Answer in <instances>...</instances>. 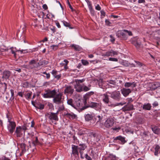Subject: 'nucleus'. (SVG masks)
Returning <instances> with one entry per match:
<instances>
[{"label": "nucleus", "instance_id": "nucleus-53", "mask_svg": "<svg viewBox=\"0 0 160 160\" xmlns=\"http://www.w3.org/2000/svg\"><path fill=\"white\" fill-rule=\"evenodd\" d=\"M105 22L106 24L108 26H110L111 24V22L108 19H106L105 21Z\"/></svg>", "mask_w": 160, "mask_h": 160}, {"label": "nucleus", "instance_id": "nucleus-64", "mask_svg": "<svg viewBox=\"0 0 160 160\" xmlns=\"http://www.w3.org/2000/svg\"><path fill=\"white\" fill-rule=\"evenodd\" d=\"M102 111L105 113H107L108 112V110L105 108H103Z\"/></svg>", "mask_w": 160, "mask_h": 160}, {"label": "nucleus", "instance_id": "nucleus-50", "mask_svg": "<svg viewBox=\"0 0 160 160\" xmlns=\"http://www.w3.org/2000/svg\"><path fill=\"white\" fill-rule=\"evenodd\" d=\"M109 60L114 62H117L118 59L117 58H109Z\"/></svg>", "mask_w": 160, "mask_h": 160}, {"label": "nucleus", "instance_id": "nucleus-11", "mask_svg": "<svg viewBox=\"0 0 160 160\" xmlns=\"http://www.w3.org/2000/svg\"><path fill=\"white\" fill-rule=\"evenodd\" d=\"M88 6L90 14L92 16H94L95 15V11L92 8L91 2L89 0H85Z\"/></svg>", "mask_w": 160, "mask_h": 160}, {"label": "nucleus", "instance_id": "nucleus-40", "mask_svg": "<svg viewBox=\"0 0 160 160\" xmlns=\"http://www.w3.org/2000/svg\"><path fill=\"white\" fill-rule=\"evenodd\" d=\"M72 47H73L75 50L79 51L80 50V47L78 45L73 44L72 45Z\"/></svg>", "mask_w": 160, "mask_h": 160}, {"label": "nucleus", "instance_id": "nucleus-30", "mask_svg": "<svg viewBox=\"0 0 160 160\" xmlns=\"http://www.w3.org/2000/svg\"><path fill=\"white\" fill-rule=\"evenodd\" d=\"M62 22L63 23V25L66 27L70 29H73L74 28L71 27L69 22H67L64 20L62 21Z\"/></svg>", "mask_w": 160, "mask_h": 160}, {"label": "nucleus", "instance_id": "nucleus-59", "mask_svg": "<svg viewBox=\"0 0 160 160\" xmlns=\"http://www.w3.org/2000/svg\"><path fill=\"white\" fill-rule=\"evenodd\" d=\"M83 90L84 91H87L90 90V88H89L87 86H85L83 87Z\"/></svg>", "mask_w": 160, "mask_h": 160}, {"label": "nucleus", "instance_id": "nucleus-43", "mask_svg": "<svg viewBox=\"0 0 160 160\" xmlns=\"http://www.w3.org/2000/svg\"><path fill=\"white\" fill-rule=\"evenodd\" d=\"M122 64L123 65L126 67H130V64H131L128 63V61H123L122 62Z\"/></svg>", "mask_w": 160, "mask_h": 160}, {"label": "nucleus", "instance_id": "nucleus-60", "mask_svg": "<svg viewBox=\"0 0 160 160\" xmlns=\"http://www.w3.org/2000/svg\"><path fill=\"white\" fill-rule=\"evenodd\" d=\"M80 152L81 154V157L82 158H83L84 156L83 155V152L82 151H80Z\"/></svg>", "mask_w": 160, "mask_h": 160}, {"label": "nucleus", "instance_id": "nucleus-47", "mask_svg": "<svg viewBox=\"0 0 160 160\" xmlns=\"http://www.w3.org/2000/svg\"><path fill=\"white\" fill-rule=\"evenodd\" d=\"M39 142L38 138L37 137H35V141H33L32 142V144L34 146H35L36 145H37L38 143Z\"/></svg>", "mask_w": 160, "mask_h": 160}, {"label": "nucleus", "instance_id": "nucleus-5", "mask_svg": "<svg viewBox=\"0 0 160 160\" xmlns=\"http://www.w3.org/2000/svg\"><path fill=\"white\" fill-rule=\"evenodd\" d=\"M62 93H59L58 94H56L53 98V102L57 104L62 103Z\"/></svg>", "mask_w": 160, "mask_h": 160}, {"label": "nucleus", "instance_id": "nucleus-58", "mask_svg": "<svg viewBox=\"0 0 160 160\" xmlns=\"http://www.w3.org/2000/svg\"><path fill=\"white\" fill-rule=\"evenodd\" d=\"M0 160H10L9 158L5 157H2L0 158Z\"/></svg>", "mask_w": 160, "mask_h": 160}, {"label": "nucleus", "instance_id": "nucleus-16", "mask_svg": "<svg viewBox=\"0 0 160 160\" xmlns=\"http://www.w3.org/2000/svg\"><path fill=\"white\" fill-rule=\"evenodd\" d=\"M64 115L66 116L67 117L69 118L70 119H74L77 117V115L72 112L71 113L64 112Z\"/></svg>", "mask_w": 160, "mask_h": 160}, {"label": "nucleus", "instance_id": "nucleus-51", "mask_svg": "<svg viewBox=\"0 0 160 160\" xmlns=\"http://www.w3.org/2000/svg\"><path fill=\"white\" fill-rule=\"evenodd\" d=\"M43 73L46 75V76H44L45 77H46L47 78H49L50 75L49 73H47L46 72H45Z\"/></svg>", "mask_w": 160, "mask_h": 160}, {"label": "nucleus", "instance_id": "nucleus-38", "mask_svg": "<svg viewBox=\"0 0 160 160\" xmlns=\"http://www.w3.org/2000/svg\"><path fill=\"white\" fill-rule=\"evenodd\" d=\"M80 147L78 148L80 151H83L85 150L86 146L84 144H80L79 145Z\"/></svg>", "mask_w": 160, "mask_h": 160}, {"label": "nucleus", "instance_id": "nucleus-41", "mask_svg": "<svg viewBox=\"0 0 160 160\" xmlns=\"http://www.w3.org/2000/svg\"><path fill=\"white\" fill-rule=\"evenodd\" d=\"M50 47L52 48L53 51H55L58 49V45H53L51 46Z\"/></svg>", "mask_w": 160, "mask_h": 160}, {"label": "nucleus", "instance_id": "nucleus-48", "mask_svg": "<svg viewBox=\"0 0 160 160\" xmlns=\"http://www.w3.org/2000/svg\"><path fill=\"white\" fill-rule=\"evenodd\" d=\"M67 2L69 8L71 9L72 11L73 12L74 11V10L73 9V8L72 7V6L71 5L69 1V0H67Z\"/></svg>", "mask_w": 160, "mask_h": 160}, {"label": "nucleus", "instance_id": "nucleus-52", "mask_svg": "<svg viewBox=\"0 0 160 160\" xmlns=\"http://www.w3.org/2000/svg\"><path fill=\"white\" fill-rule=\"evenodd\" d=\"M0 84H2L3 85V87L4 88V90L5 91L7 88V84L5 82L3 83L2 82H0Z\"/></svg>", "mask_w": 160, "mask_h": 160}, {"label": "nucleus", "instance_id": "nucleus-32", "mask_svg": "<svg viewBox=\"0 0 160 160\" xmlns=\"http://www.w3.org/2000/svg\"><path fill=\"white\" fill-rule=\"evenodd\" d=\"M39 62V67L41 66H45L48 63V62L46 60H40Z\"/></svg>", "mask_w": 160, "mask_h": 160}, {"label": "nucleus", "instance_id": "nucleus-8", "mask_svg": "<svg viewBox=\"0 0 160 160\" xmlns=\"http://www.w3.org/2000/svg\"><path fill=\"white\" fill-rule=\"evenodd\" d=\"M58 113H48L46 114V116L48 117L51 120L58 121Z\"/></svg>", "mask_w": 160, "mask_h": 160}, {"label": "nucleus", "instance_id": "nucleus-45", "mask_svg": "<svg viewBox=\"0 0 160 160\" xmlns=\"http://www.w3.org/2000/svg\"><path fill=\"white\" fill-rule=\"evenodd\" d=\"M85 80V79H83L81 80L79 79H76L75 82L76 84H80V83H82L84 82Z\"/></svg>", "mask_w": 160, "mask_h": 160}, {"label": "nucleus", "instance_id": "nucleus-24", "mask_svg": "<svg viewBox=\"0 0 160 160\" xmlns=\"http://www.w3.org/2000/svg\"><path fill=\"white\" fill-rule=\"evenodd\" d=\"M160 86V84L159 83L156 82L152 83L150 87L151 89L154 90Z\"/></svg>", "mask_w": 160, "mask_h": 160}, {"label": "nucleus", "instance_id": "nucleus-12", "mask_svg": "<svg viewBox=\"0 0 160 160\" xmlns=\"http://www.w3.org/2000/svg\"><path fill=\"white\" fill-rule=\"evenodd\" d=\"M16 127V124L15 122H10L8 125V129L11 133H12Z\"/></svg>", "mask_w": 160, "mask_h": 160}, {"label": "nucleus", "instance_id": "nucleus-62", "mask_svg": "<svg viewBox=\"0 0 160 160\" xmlns=\"http://www.w3.org/2000/svg\"><path fill=\"white\" fill-rule=\"evenodd\" d=\"M43 8L45 10H46L48 9V7L46 4H43L42 6Z\"/></svg>", "mask_w": 160, "mask_h": 160}, {"label": "nucleus", "instance_id": "nucleus-61", "mask_svg": "<svg viewBox=\"0 0 160 160\" xmlns=\"http://www.w3.org/2000/svg\"><path fill=\"white\" fill-rule=\"evenodd\" d=\"M152 105L154 107H157L158 105V103L157 102H155L152 104Z\"/></svg>", "mask_w": 160, "mask_h": 160}, {"label": "nucleus", "instance_id": "nucleus-57", "mask_svg": "<svg viewBox=\"0 0 160 160\" xmlns=\"http://www.w3.org/2000/svg\"><path fill=\"white\" fill-rule=\"evenodd\" d=\"M86 158L88 160H92V158L89 156L87 154H86L85 155Z\"/></svg>", "mask_w": 160, "mask_h": 160}, {"label": "nucleus", "instance_id": "nucleus-2", "mask_svg": "<svg viewBox=\"0 0 160 160\" xmlns=\"http://www.w3.org/2000/svg\"><path fill=\"white\" fill-rule=\"evenodd\" d=\"M130 42L134 45L138 50L141 49L142 46L140 38L138 37H135L131 39Z\"/></svg>", "mask_w": 160, "mask_h": 160}, {"label": "nucleus", "instance_id": "nucleus-39", "mask_svg": "<svg viewBox=\"0 0 160 160\" xmlns=\"http://www.w3.org/2000/svg\"><path fill=\"white\" fill-rule=\"evenodd\" d=\"M26 144L24 143H22L20 144V147L22 149V152L24 153L26 152Z\"/></svg>", "mask_w": 160, "mask_h": 160}, {"label": "nucleus", "instance_id": "nucleus-31", "mask_svg": "<svg viewBox=\"0 0 160 160\" xmlns=\"http://www.w3.org/2000/svg\"><path fill=\"white\" fill-rule=\"evenodd\" d=\"M10 75V72L9 71H5L3 72V77L5 78H9Z\"/></svg>", "mask_w": 160, "mask_h": 160}, {"label": "nucleus", "instance_id": "nucleus-25", "mask_svg": "<svg viewBox=\"0 0 160 160\" xmlns=\"http://www.w3.org/2000/svg\"><path fill=\"white\" fill-rule=\"evenodd\" d=\"M113 138L114 140H118L120 141L121 142L122 144H123L126 142V141L125 140V138H124L122 137L121 136L117 137H116Z\"/></svg>", "mask_w": 160, "mask_h": 160}, {"label": "nucleus", "instance_id": "nucleus-33", "mask_svg": "<svg viewBox=\"0 0 160 160\" xmlns=\"http://www.w3.org/2000/svg\"><path fill=\"white\" fill-rule=\"evenodd\" d=\"M93 118V116L92 114H87L85 116V120L87 121H89L91 120Z\"/></svg>", "mask_w": 160, "mask_h": 160}, {"label": "nucleus", "instance_id": "nucleus-23", "mask_svg": "<svg viewBox=\"0 0 160 160\" xmlns=\"http://www.w3.org/2000/svg\"><path fill=\"white\" fill-rule=\"evenodd\" d=\"M152 129L153 132L156 134H160V129L156 126H152Z\"/></svg>", "mask_w": 160, "mask_h": 160}, {"label": "nucleus", "instance_id": "nucleus-27", "mask_svg": "<svg viewBox=\"0 0 160 160\" xmlns=\"http://www.w3.org/2000/svg\"><path fill=\"white\" fill-rule=\"evenodd\" d=\"M116 157L115 156L112 154H110L105 158V160H116Z\"/></svg>", "mask_w": 160, "mask_h": 160}, {"label": "nucleus", "instance_id": "nucleus-26", "mask_svg": "<svg viewBox=\"0 0 160 160\" xmlns=\"http://www.w3.org/2000/svg\"><path fill=\"white\" fill-rule=\"evenodd\" d=\"M107 94H108L107 92L106 93L104 94L103 95V101L107 104L109 102V98Z\"/></svg>", "mask_w": 160, "mask_h": 160}, {"label": "nucleus", "instance_id": "nucleus-29", "mask_svg": "<svg viewBox=\"0 0 160 160\" xmlns=\"http://www.w3.org/2000/svg\"><path fill=\"white\" fill-rule=\"evenodd\" d=\"M74 87L76 89V91L78 92H80L82 90V87L80 84H76L75 85Z\"/></svg>", "mask_w": 160, "mask_h": 160}, {"label": "nucleus", "instance_id": "nucleus-10", "mask_svg": "<svg viewBox=\"0 0 160 160\" xmlns=\"http://www.w3.org/2000/svg\"><path fill=\"white\" fill-rule=\"evenodd\" d=\"M134 61L136 63V64L135 65L132 63H131V64H130V67L142 68L143 69H144L146 67V66L144 63L136 60H134Z\"/></svg>", "mask_w": 160, "mask_h": 160}, {"label": "nucleus", "instance_id": "nucleus-63", "mask_svg": "<svg viewBox=\"0 0 160 160\" xmlns=\"http://www.w3.org/2000/svg\"><path fill=\"white\" fill-rule=\"evenodd\" d=\"M145 0H138V2L139 3H142L145 2Z\"/></svg>", "mask_w": 160, "mask_h": 160}, {"label": "nucleus", "instance_id": "nucleus-44", "mask_svg": "<svg viewBox=\"0 0 160 160\" xmlns=\"http://www.w3.org/2000/svg\"><path fill=\"white\" fill-rule=\"evenodd\" d=\"M101 15H100V18L102 19V18H104V17L105 16L106 13L104 10H102L100 11Z\"/></svg>", "mask_w": 160, "mask_h": 160}, {"label": "nucleus", "instance_id": "nucleus-37", "mask_svg": "<svg viewBox=\"0 0 160 160\" xmlns=\"http://www.w3.org/2000/svg\"><path fill=\"white\" fill-rule=\"evenodd\" d=\"M35 107L39 109H42L44 108V105L43 104H37Z\"/></svg>", "mask_w": 160, "mask_h": 160}, {"label": "nucleus", "instance_id": "nucleus-13", "mask_svg": "<svg viewBox=\"0 0 160 160\" xmlns=\"http://www.w3.org/2000/svg\"><path fill=\"white\" fill-rule=\"evenodd\" d=\"M22 128L20 126L16 128L15 131V133L16 134L17 137H21L22 134Z\"/></svg>", "mask_w": 160, "mask_h": 160}, {"label": "nucleus", "instance_id": "nucleus-36", "mask_svg": "<svg viewBox=\"0 0 160 160\" xmlns=\"http://www.w3.org/2000/svg\"><path fill=\"white\" fill-rule=\"evenodd\" d=\"M10 49L11 50L12 53L13 54L15 57L16 55V52L17 51L16 48L12 47L10 48ZM17 51H18V50H17Z\"/></svg>", "mask_w": 160, "mask_h": 160}, {"label": "nucleus", "instance_id": "nucleus-6", "mask_svg": "<svg viewBox=\"0 0 160 160\" xmlns=\"http://www.w3.org/2000/svg\"><path fill=\"white\" fill-rule=\"evenodd\" d=\"M38 59H32L29 62V67L31 69L34 68H39V62H37Z\"/></svg>", "mask_w": 160, "mask_h": 160}, {"label": "nucleus", "instance_id": "nucleus-4", "mask_svg": "<svg viewBox=\"0 0 160 160\" xmlns=\"http://www.w3.org/2000/svg\"><path fill=\"white\" fill-rule=\"evenodd\" d=\"M46 93H44L43 96L45 98H53L57 93L56 91L54 89L52 90L48 89L46 91Z\"/></svg>", "mask_w": 160, "mask_h": 160}, {"label": "nucleus", "instance_id": "nucleus-22", "mask_svg": "<svg viewBox=\"0 0 160 160\" xmlns=\"http://www.w3.org/2000/svg\"><path fill=\"white\" fill-rule=\"evenodd\" d=\"M124 86L127 88H128L131 86L132 88L136 87V84L134 82H127L125 83Z\"/></svg>", "mask_w": 160, "mask_h": 160}, {"label": "nucleus", "instance_id": "nucleus-9", "mask_svg": "<svg viewBox=\"0 0 160 160\" xmlns=\"http://www.w3.org/2000/svg\"><path fill=\"white\" fill-rule=\"evenodd\" d=\"M135 108H134V105L132 104H130L129 102L128 103L127 105L125 106L122 109V111L124 112L132 111Z\"/></svg>", "mask_w": 160, "mask_h": 160}, {"label": "nucleus", "instance_id": "nucleus-14", "mask_svg": "<svg viewBox=\"0 0 160 160\" xmlns=\"http://www.w3.org/2000/svg\"><path fill=\"white\" fill-rule=\"evenodd\" d=\"M101 105V104L99 103L92 102L89 105V107L92 108H95L96 109H98L99 108H100Z\"/></svg>", "mask_w": 160, "mask_h": 160}, {"label": "nucleus", "instance_id": "nucleus-7", "mask_svg": "<svg viewBox=\"0 0 160 160\" xmlns=\"http://www.w3.org/2000/svg\"><path fill=\"white\" fill-rule=\"evenodd\" d=\"M114 120L112 118H108L104 123L105 127L107 128L112 127L114 125Z\"/></svg>", "mask_w": 160, "mask_h": 160}, {"label": "nucleus", "instance_id": "nucleus-17", "mask_svg": "<svg viewBox=\"0 0 160 160\" xmlns=\"http://www.w3.org/2000/svg\"><path fill=\"white\" fill-rule=\"evenodd\" d=\"M118 54L117 52L111 50L106 52L105 53V55L107 56H114V55H117Z\"/></svg>", "mask_w": 160, "mask_h": 160}, {"label": "nucleus", "instance_id": "nucleus-3", "mask_svg": "<svg viewBox=\"0 0 160 160\" xmlns=\"http://www.w3.org/2000/svg\"><path fill=\"white\" fill-rule=\"evenodd\" d=\"M107 93L111 95V98L115 100L119 101L121 99V94L119 91H115L112 92H108Z\"/></svg>", "mask_w": 160, "mask_h": 160}, {"label": "nucleus", "instance_id": "nucleus-1", "mask_svg": "<svg viewBox=\"0 0 160 160\" xmlns=\"http://www.w3.org/2000/svg\"><path fill=\"white\" fill-rule=\"evenodd\" d=\"M129 36H132L133 34L132 32L126 29H123L122 30L119 31L116 33L117 38L121 40H127L128 36L127 33Z\"/></svg>", "mask_w": 160, "mask_h": 160}, {"label": "nucleus", "instance_id": "nucleus-15", "mask_svg": "<svg viewBox=\"0 0 160 160\" xmlns=\"http://www.w3.org/2000/svg\"><path fill=\"white\" fill-rule=\"evenodd\" d=\"M64 93L72 94L74 91V89L71 86H67L64 90Z\"/></svg>", "mask_w": 160, "mask_h": 160}, {"label": "nucleus", "instance_id": "nucleus-35", "mask_svg": "<svg viewBox=\"0 0 160 160\" xmlns=\"http://www.w3.org/2000/svg\"><path fill=\"white\" fill-rule=\"evenodd\" d=\"M69 62V61L66 60L65 59L63 60V62L61 63V64H62L64 66V68L65 69H67L68 68V67L67 66V65Z\"/></svg>", "mask_w": 160, "mask_h": 160}, {"label": "nucleus", "instance_id": "nucleus-49", "mask_svg": "<svg viewBox=\"0 0 160 160\" xmlns=\"http://www.w3.org/2000/svg\"><path fill=\"white\" fill-rule=\"evenodd\" d=\"M95 9L96 10L98 11H100L101 9V7L98 4H96L95 5Z\"/></svg>", "mask_w": 160, "mask_h": 160}, {"label": "nucleus", "instance_id": "nucleus-42", "mask_svg": "<svg viewBox=\"0 0 160 160\" xmlns=\"http://www.w3.org/2000/svg\"><path fill=\"white\" fill-rule=\"evenodd\" d=\"M107 84H108L109 85H110V84L114 85L116 84L115 82L112 80L107 81Z\"/></svg>", "mask_w": 160, "mask_h": 160}, {"label": "nucleus", "instance_id": "nucleus-18", "mask_svg": "<svg viewBox=\"0 0 160 160\" xmlns=\"http://www.w3.org/2000/svg\"><path fill=\"white\" fill-rule=\"evenodd\" d=\"M122 92L124 96H127L131 92L130 89L123 88L122 90Z\"/></svg>", "mask_w": 160, "mask_h": 160}, {"label": "nucleus", "instance_id": "nucleus-28", "mask_svg": "<svg viewBox=\"0 0 160 160\" xmlns=\"http://www.w3.org/2000/svg\"><path fill=\"white\" fill-rule=\"evenodd\" d=\"M151 104L149 103L144 104L142 106L143 109L145 110H149L151 109Z\"/></svg>", "mask_w": 160, "mask_h": 160}, {"label": "nucleus", "instance_id": "nucleus-34", "mask_svg": "<svg viewBox=\"0 0 160 160\" xmlns=\"http://www.w3.org/2000/svg\"><path fill=\"white\" fill-rule=\"evenodd\" d=\"M67 103L68 105H71L74 108V101H73L72 99H68L67 100Z\"/></svg>", "mask_w": 160, "mask_h": 160}, {"label": "nucleus", "instance_id": "nucleus-56", "mask_svg": "<svg viewBox=\"0 0 160 160\" xmlns=\"http://www.w3.org/2000/svg\"><path fill=\"white\" fill-rule=\"evenodd\" d=\"M160 148V147L158 145H156V147L155 148V150L156 151H158V152Z\"/></svg>", "mask_w": 160, "mask_h": 160}, {"label": "nucleus", "instance_id": "nucleus-20", "mask_svg": "<svg viewBox=\"0 0 160 160\" xmlns=\"http://www.w3.org/2000/svg\"><path fill=\"white\" fill-rule=\"evenodd\" d=\"M82 105L81 100L77 99L74 101V108H76L77 107L80 108L82 107Z\"/></svg>", "mask_w": 160, "mask_h": 160}, {"label": "nucleus", "instance_id": "nucleus-46", "mask_svg": "<svg viewBox=\"0 0 160 160\" xmlns=\"http://www.w3.org/2000/svg\"><path fill=\"white\" fill-rule=\"evenodd\" d=\"M81 62L82 64L84 65H88L89 64V62L88 61L85 60H83L82 59L81 60Z\"/></svg>", "mask_w": 160, "mask_h": 160}, {"label": "nucleus", "instance_id": "nucleus-55", "mask_svg": "<svg viewBox=\"0 0 160 160\" xmlns=\"http://www.w3.org/2000/svg\"><path fill=\"white\" fill-rule=\"evenodd\" d=\"M22 130H24V132H25V131L27 129V127L26 126V125H24L22 127Z\"/></svg>", "mask_w": 160, "mask_h": 160}, {"label": "nucleus", "instance_id": "nucleus-54", "mask_svg": "<svg viewBox=\"0 0 160 160\" xmlns=\"http://www.w3.org/2000/svg\"><path fill=\"white\" fill-rule=\"evenodd\" d=\"M32 95L31 93H28L26 95V97L28 99H29L31 98V97Z\"/></svg>", "mask_w": 160, "mask_h": 160}, {"label": "nucleus", "instance_id": "nucleus-19", "mask_svg": "<svg viewBox=\"0 0 160 160\" xmlns=\"http://www.w3.org/2000/svg\"><path fill=\"white\" fill-rule=\"evenodd\" d=\"M52 73L54 78L57 79H59L61 78V74L59 72H58L57 71H52Z\"/></svg>", "mask_w": 160, "mask_h": 160}, {"label": "nucleus", "instance_id": "nucleus-21", "mask_svg": "<svg viewBox=\"0 0 160 160\" xmlns=\"http://www.w3.org/2000/svg\"><path fill=\"white\" fill-rule=\"evenodd\" d=\"M72 153L75 155H78V150L79 149L77 146L72 145Z\"/></svg>", "mask_w": 160, "mask_h": 160}]
</instances>
